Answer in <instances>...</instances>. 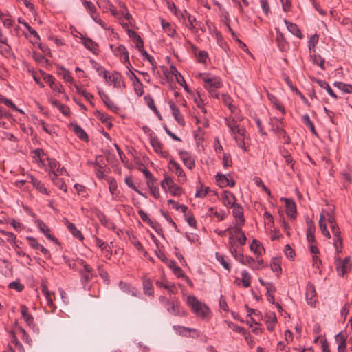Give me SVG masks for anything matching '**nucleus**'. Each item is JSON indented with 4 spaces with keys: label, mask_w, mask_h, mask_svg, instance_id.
<instances>
[{
    "label": "nucleus",
    "mask_w": 352,
    "mask_h": 352,
    "mask_svg": "<svg viewBox=\"0 0 352 352\" xmlns=\"http://www.w3.org/2000/svg\"><path fill=\"white\" fill-rule=\"evenodd\" d=\"M188 304L192 311L199 317L206 318L210 313L209 308L199 301L194 296L188 297Z\"/></svg>",
    "instance_id": "f257e3e1"
},
{
    "label": "nucleus",
    "mask_w": 352,
    "mask_h": 352,
    "mask_svg": "<svg viewBox=\"0 0 352 352\" xmlns=\"http://www.w3.org/2000/svg\"><path fill=\"white\" fill-rule=\"evenodd\" d=\"M270 124L272 127V130L284 140V143L289 144L291 142L290 138L287 135L285 130L283 129V122L280 120L273 117L270 118Z\"/></svg>",
    "instance_id": "f03ea898"
},
{
    "label": "nucleus",
    "mask_w": 352,
    "mask_h": 352,
    "mask_svg": "<svg viewBox=\"0 0 352 352\" xmlns=\"http://www.w3.org/2000/svg\"><path fill=\"white\" fill-rule=\"evenodd\" d=\"M306 299L307 303L312 307H315L318 302L315 287L311 282H308L306 286Z\"/></svg>",
    "instance_id": "7ed1b4c3"
},
{
    "label": "nucleus",
    "mask_w": 352,
    "mask_h": 352,
    "mask_svg": "<svg viewBox=\"0 0 352 352\" xmlns=\"http://www.w3.org/2000/svg\"><path fill=\"white\" fill-rule=\"evenodd\" d=\"M43 80L49 84L50 87L54 91H56L59 93L63 92V87L61 84L56 82L55 78L51 74L43 73Z\"/></svg>",
    "instance_id": "20e7f679"
},
{
    "label": "nucleus",
    "mask_w": 352,
    "mask_h": 352,
    "mask_svg": "<svg viewBox=\"0 0 352 352\" xmlns=\"http://www.w3.org/2000/svg\"><path fill=\"white\" fill-rule=\"evenodd\" d=\"M285 204L286 214L292 219H296V205L292 199L284 198L280 199Z\"/></svg>",
    "instance_id": "39448f33"
},
{
    "label": "nucleus",
    "mask_w": 352,
    "mask_h": 352,
    "mask_svg": "<svg viewBox=\"0 0 352 352\" xmlns=\"http://www.w3.org/2000/svg\"><path fill=\"white\" fill-rule=\"evenodd\" d=\"M113 45H110V47L112 51L114 52L116 56H123V63H127L126 65L131 66V63L129 62V55L126 48L123 45H120L115 50L113 49Z\"/></svg>",
    "instance_id": "423d86ee"
},
{
    "label": "nucleus",
    "mask_w": 352,
    "mask_h": 352,
    "mask_svg": "<svg viewBox=\"0 0 352 352\" xmlns=\"http://www.w3.org/2000/svg\"><path fill=\"white\" fill-rule=\"evenodd\" d=\"M99 95L105 106L109 110L112 111L114 113H117L120 110V108L110 99V98L106 93L100 91Z\"/></svg>",
    "instance_id": "0eeeda50"
},
{
    "label": "nucleus",
    "mask_w": 352,
    "mask_h": 352,
    "mask_svg": "<svg viewBox=\"0 0 352 352\" xmlns=\"http://www.w3.org/2000/svg\"><path fill=\"white\" fill-rule=\"evenodd\" d=\"M150 142L152 147L153 148L154 151L156 153H160L161 156L164 158L168 156V151H162V144L161 143L157 137H151Z\"/></svg>",
    "instance_id": "6e6552de"
},
{
    "label": "nucleus",
    "mask_w": 352,
    "mask_h": 352,
    "mask_svg": "<svg viewBox=\"0 0 352 352\" xmlns=\"http://www.w3.org/2000/svg\"><path fill=\"white\" fill-rule=\"evenodd\" d=\"M168 104L171 109L172 114H173L174 118L177 122L178 124L182 126H184L185 121H184V119L182 115L180 113V111H179L178 107L176 106L173 101H169Z\"/></svg>",
    "instance_id": "1a4fd4ad"
},
{
    "label": "nucleus",
    "mask_w": 352,
    "mask_h": 352,
    "mask_svg": "<svg viewBox=\"0 0 352 352\" xmlns=\"http://www.w3.org/2000/svg\"><path fill=\"white\" fill-rule=\"evenodd\" d=\"M233 208V216L236 219V220H239V224L240 226L244 225L245 219L243 216V207L237 204H234L231 206Z\"/></svg>",
    "instance_id": "9d476101"
},
{
    "label": "nucleus",
    "mask_w": 352,
    "mask_h": 352,
    "mask_svg": "<svg viewBox=\"0 0 352 352\" xmlns=\"http://www.w3.org/2000/svg\"><path fill=\"white\" fill-rule=\"evenodd\" d=\"M39 230L48 239L52 241H57V239L50 234V228L41 220L36 221Z\"/></svg>",
    "instance_id": "9b49d317"
},
{
    "label": "nucleus",
    "mask_w": 352,
    "mask_h": 352,
    "mask_svg": "<svg viewBox=\"0 0 352 352\" xmlns=\"http://www.w3.org/2000/svg\"><path fill=\"white\" fill-rule=\"evenodd\" d=\"M203 80L206 83V89H208V87H210V88H220L222 86V82L218 77H204Z\"/></svg>",
    "instance_id": "f8f14e48"
},
{
    "label": "nucleus",
    "mask_w": 352,
    "mask_h": 352,
    "mask_svg": "<svg viewBox=\"0 0 352 352\" xmlns=\"http://www.w3.org/2000/svg\"><path fill=\"white\" fill-rule=\"evenodd\" d=\"M82 44L85 47L92 52L94 54H97L98 52V45L92 39L87 37L82 36Z\"/></svg>",
    "instance_id": "ddd939ff"
},
{
    "label": "nucleus",
    "mask_w": 352,
    "mask_h": 352,
    "mask_svg": "<svg viewBox=\"0 0 352 352\" xmlns=\"http://www.w3.org/2000/svg\"><path fill=\"white\" fill-rule=\"evenodd\" d=\"M97 217L102 226L110 230H116V224L111 221L109 220L102 212L98 211L97 212Z\"/></svg>",
    "instance_id": "4468645a"
},
{
    "label": "nucleus",
    "mask_w": 352,
    "mask_h": 352,
    "mask_svg": "<svg viewBox=\"0 0 352 352\" xmlns=\"http://www.w3.org/2000/svg\"><path fill=\"white\" fill-rule=\"evenodd\" d=\"M179 155L185 166L190 170H192L195 167V161L187 151H180Z\"/></svg>",
    "instance_id": "2eb2a0df"
},
{
    "label": "nucleus",
    "mask_w": 352,
    "mask_h": 352,
    "mask_svg": "<svg viewBox=\"0 0 352 352\" xmlns=\"http://www.w3.org/2000/svg\"><path fill=\"white\" fill-rule=\"evenodd\" d=\"M169 168L171 171L174 172L178 177L182 178L186 180V175L179 164L175 161L171 160L169 162Z\"/></svg>",
    "instance_id": "dca6fc26"
},
{
    "label": "nucleus",
    "mask_w": 352,
    "mask_h": 352,
    "mask_svg": "<svg viewBox=\"0 0 352 352\" xmlns=\"http://www.w3.org/2000/svg\"><path fill=\"white\" fill-rule=\"evenodd\" d=\"M20 307H21V312L22 318H23L25 322L30 327L34 326V318L29 313L28 307L27 306H25V305H21Z\"/></svg>",
    "instance_id": "f3484780"
},
{
    "label": "nucleus",
    "mask_w": 352,
    "mask_h": 352,
    "mask_svg": "<svg viewBox=\"0 0 352 352\" xmlns=\"http://www.w3.org/2000/svg\"><path fill=\"white\" fill-rule=\"evenodd\" d=\"M222 199L223 204L229 208L235 204L236 201V197L230 191H224Z\"/></svg>",
    "instance_id": "a211bd4d"
},
{
    "label": "nucleus",
    "mask_w": 352,
    "mask_h": 352,
    "mask_svg": "<svg viewBox=\"0 0 352 352\" xmlns=\"http://www.w3.org/2000/svg\"><path fill=\"white\" fill-rule=\"evenodd\" d=\"M277 36L276 38V41L277 42V45L278 48L282 51H286L289 48V44L286 41L283 34L280 32L278 30H277Z\"/></svg>",
    "instance_id": "6ab92c4d"
},
{
    "label": "nucleus",
    "mask_w": 352,
    "mask_h": 352,
    "mask_svg": "<svg viewBox=\"0 0 352 352\" xmlns=\"http://www.w3.org/2000/svg\"><path fill=\"white\" fill-rule=\"evenodd\" d=\"M346 339L347 336L344 334L342 332L337 334L336 336V340L338 343V352H344L346 348Z\"/></svg>",
    "instance_id": "aec40b11"
},
{
    "label": "nucleus",
    "mask_w": 352,
    "mask_h": 352,
    "mask_svg": "<svg viewBox=\"0 0 352 352\" xmlns=\"http://www.w3.org/2000/svg\"><path fill=\"white\" fill-rule=\"evenodd\" d=\"M284 23L287 25V30L294 36L299 38H302V34L296 23L288 21L287 19H284Z\"/></svg>",
    "instance_id": "412c9836"
},
{
    "label": "nucleus",
    "mask_w": 352,
    "mask_h": 352,
    "mask_svg": "<svg viewBox=\"0 0 352 352\" xmlns=\"http://www.w3.org/2000/svg\"><path fill=\"white\" fill-rule=\"evenodd\" d=\"M65 225L74 237L78 239L80 241L84 240V236L82 232L76 227L73 223L69 222L67 220H66Z\"/></svg>",
    "instance_id": "4be33fe9"
},
{
    "label": "nucleus",
    "mask_w": 352,
    "mask_h": 352,
    "mask_svg": "<svg viewBox=\"0 0 352 352\" xmlns=\"http://www.w3.org/2000/svg\"><path fill=\"white\" fill-rule=\"evenodd\" d=\"M31 183L32 184V185L34 188H36L38 190H39V192L41 193H43L46 195H50V191L46 188L44 184H43L41 181L32 177H31Z\"/></svg>",
    "instance_id": "5701e85b"
},
{
    "label": "nucleus",
    "mask_w": 352,
    "mask_h": 352,
    "mask_svg": "<svg viewBox=\"0 0 352 352\" xmlns=\"http://www.w3.org/2000/svg\"><path fill=\"white\" fill-rule=\"evenodd\" d=\"M315 230L316 228L312 221L307 222V239L309 243H316L315 239Z\"/></svg>",
    "instance_id": "b1692460"
},
{
    "label": "nucleus",
    "mask_w": 352,
    "mask_h": 352,
    "mask_svg": "<svg viewBox=\"0 0 352 352\" xmlns=\"http://www.w3.org/2000/svg\"><path fill=\"white\" fill-rule=\"evenodd\" d=\"M50 101L52 103V104L53 106L56 107V108H58V110L63 115L67 116H69V114H70V109H69V108L67 106L61 104L58 100H55V99L51 98L50 100Z\"/></svg>",
    "instance_id": "393cba45"
},
{
    "label": "nucleus",
    "mask_w": 352,
    "mask_h": 352,
    "mask_svg": "<svg viewBox=\"0 0 352 352\" xmlns=\"http://www.w3.org/2000/svg\"><path fill=\"white\" fill-rule=\"evenodd\" d=\"M57 73L59 76H62L65 81H73V77L72 76L70 72L65 67L59 65L57 66Z\"/></svg>",
    "instance_id": "a878e982"
},
{
    "label": "nucleus",
    "mask_w": 352,
    "mask_h": 352,
    "mask_svg": "<svg viewBox=\"0 0 352 352\" xmlns=\"http://www.w3.org/2000/svg\"><path fill=\"white\" fill-rule=\"evenodd\" d=\"M168 313L174 316L181 315L180 307L177 301L172 300L170 303L166 306Z\"/></svg>",
    "instance_id": "bb28decb"
},
{
    "label": "nucleus",
    "mask_w": 352,
    "mask_h": 352,
    "mask_svg": "<svg viewBox=\"0 0 352 352\" xmlns=\"http://www.w3.org/2000/svg\"><path fill=\"white\" fill-rule=\"evenodd\" d=\"M267 98L274 107L283 114L285 113V109L279 100L273 94L267 93Z\"/></svg>",
    "instance_id": "cd10ccee"
},
{
    "label": "nucleus",
    "mask_w": 352,
    "mask_h": 352,
    "mask_svg": "<svg viewBox=\"0 0 352 352\" xmlns=\"http://www.w3.org/2000/svg\"><path fill=\"white\" fill-rule=\"evenodd\" d=\"M250 250L253 252L258 257L260 256L262 254L261 250L265 251L263 246L261 243L256 239H254L252 243L250 245Z\"/></svg>",
    "instance_id": "c85d7f7f"
},
{
    "label": "nucleus",
    "mask_w": 352,
    "mask_h": 352,
    "mask_svg": "<svg viewBox=\"0 0 352 352\" xmlns=\"http://www.w3.org/2000/svg\"><path fill=\"white\" fill-rule=\"evenodd\" d=\"M110 82H113L114 87H125L124 82L122 80V77L121 74L118 72H115L114 74H112V78Z\"/></svg>",
    "instance_id": "c756f323"
},
{
    "label": "nucleus",
    "mask_w": 352,
    "mask_h": 352,
    "mask_svg": "<svg viewBox=\"0 0 352 352\" xmlns=\"http://www.w3.org/2000/svg\"><path fill=\"white\" fill-rule=\"evenodd\" d=\"M73 126V131L75 133V134L80 138L81 140H88V135L85 131L83 129H82L79 125L78 124H72Z\"/></svg>",
    "instance_id": "7c9ffc66"
},
{
    "label": "nucleus",
    "mask_w": 352,
    "mask_h": 352,
    "mask_svg": "<svg viewBox=\"0 0 352 352\" xmlns=\"http://www.w3.org/2000/svg\"><path fill=\"white\" fill-rule=\"evenodd\" d=\"M216 181L221 188L226 187L230 184V179L225 175L219 173L216 175Z\"/></svg>",
    "instance_id": "2f4dec72"
},
{
    "label": "nucleus",
    "mask_w": 352,
    "mask_h": 352,
    "mask_svg": "<svg viewBox=\"0 0 352 352\" xmlns=\"http://www.w3.org/2000/svg\"><path fill=\"white\" fill-rule=\"evenodd\" d=\"M52 179L55 186L58 187V188L63 190L64 192H67V185L63 179L58 177L57 173H54V177H52Z\"/></svg>",
    "instance_id": "473e14b6"
},
{
    "label": "nucleus",
    "mask_w": 352,
    "mask_h": 352,
    "mask_svg": "<svg viewBox=\"0 0 352 352\" xmlns=\"http://www.w3.org/2000/svg\"><path fill=\"white\" fill-rule=\"evenodd\" d=\"M317 83L318 85L324 89L327 90L328 94L333 97L335 99H338V96L334 93V91L332 90V89L330 87L329 85L327 82L322 80H317Z\"/></svg>",
    "instance_id": "72a5a7b5"
},
{
    "label": "nucleus",
    "mask_w": 352,
    "mask_h": 352,
    "mask_svg": "<svg viewBox=\"0 0 352 352\" xmlns=\"http://www.w3.org/2000/svg\"><path fill=\"white\" fill-rule=\"evenodd\" d=\"M76 91L78 94L84 96V98L90 102L91 105L94 106V103L91 100L94 98V95L89 92H87L85 89H82L78 85H76Z\"/></svg>",
    "instance_id": "f704fd0d"
},
{
    "label": "nucleus",
    "mask_w": 352,
    "mask_h": 352,
    "mask_svg": "<svg viewBox=\"0 0 352 352\" xmlns=\"http://www.w3.org/2000/svg\"><path fill=\"white\" fill-rule=\"evenodd\" d=\"M161 23L163 30L168 34V36L173 37L175 34L176 33V31L174 28L171 27L170 23H169L168 22H166L164 19L161 20Z\"/></svg>",
    "instance_id": "c9c22d12"
},
{
    "label": "nucleus",
    "mask_w": 352,
    "mask_h": 352,
    "mask_svg": "<svg viewBox=\"0 0 352 352\" xmlns=\"http://www.w3.org/2000/svg\"><path fill=\"white\" fill-rule=\"evenodd\" d=\"M333 85L342 90L344 93H352V85L350 84H345L342 82L336 81L333 83Z\"/></svg>",
    "instance_id": "e433bc0d"
},
{
    "label": "nucleus",
    "mask_w": 352,
    "mask_h": 352,
    "mask_svg": "<svg viewBox=\"0 0 352 352\" xmlns=\"http://www.w3.org/2000/svg\"><path fill=\"white\" fill-rule=\"evenodd\" d=\"M180 19H183L184 23H195L196 22V19L195 16H192L190 13H188L186 10L184 12H180L179 14V17Z\"/></svg>",
    "instance_id": "4c0bfd02"
},
{
    "label": "nucleus",
    "mask_w": 352,
    "mask_h": 352,
    "mask_svg": "<svg viewBox=\"0 0 352 352\" xmlns=\"http://www.w3.org/2000/svg\"><path fill=\"white\" fill-rule=\"evenodd\" d=\"M80 276V280L82 283L85 285L89 281H90L95 276L94 272H85V271H78Z\"/></svg>",
    "instance_id": "58836bf2"
},
{
    "label": "nucleus",
    "mask_w": 352,
    "mask_h": 352,
    "mask_svg": "<svg viewBox=\"0 0 352 352\" xmlns=\"http://www.w3.org/2000/svg\"><path fill=\"white\" fill-rule=\"evenodd\" d=\"M302 120L303 123L309 128L311 133L313 134L317 135V131L315 129L314 123L310 120L309 115H307V114L304 115L302 118Z\"/></svg>",
    "instance_id": "ea45409f"
},
{
    "label": "nucleus",
    "mask_w": 352,
    "mask_h": 352,
    "mask_svg": "<svg viewBox=\"0 0 352 352\" xmlns=\"http://www.w3.org/2000/svg\"><path fill=\"white\" fill-rule=\"evenodd\" d=\"M47 160L49 166L51 170L52 171L53 174L54 175V173H58L60 167V163L55 159H51L47 157Z\"/></svg>",
    "instance_id": "a19ab883"
},
{
    "label": "nucleus",
    "mask_w": 352,
    "mask_h": 352,
    "mask_svg": "<svg viewBox=\"0 0 352 352\" xmlns=\"http://www.w3.org/2000/svg\"><path fill=\"white\" fill-rule=\"evenodd\" d=\"M324 216L323 214H321L320 217V220H319V226H320V230L322 231V233L326 237H327L328 239H330L331 238V234H330L329 232L328 231V230L327 228V225L324 223Z\"/></svg>",
    "instance_id": "79ce46f5"
},
{
    "label": "nucleus",
    "mask_w": 352,
    "mask_h": 352,
    "mask_svg": "<svg viewBox=\"0 0 352 352\" xmlns=\"http://www.w3.org/2000/svg\"><path fill=\"white\" fill-rule=\"evenodd\" d=\"M271 269L273 272H277L278 274L281 272L280 260L278 258H273L271 263Z\"/></svg>",
    "instance_id": "37998d69"
},
{
    "label": "nucleus",
    "mask_w": 352,
    "mask_h": 352,
    "mask_svg": "<svg viewBox=\"0 0 352 352\" xmlns=\"http://www.w3.org/2000/svg\"><path fill=\"white\" fill-rule=\"evenodd\" d=\"M175 185V184L170 177H166L164 179L162 180L161 182L162 188L165 191H167L168 189H169L170 187H173Z\"/></svg>",
    "instance_id": "c03bdc74"
},
{
    "label": "nucleus",
    "mask_w": 352,
    "mask_h": 352,
    "mask_svg": "<svg viewBox=\"0 0 352 352\" xmlns=\"http://www.w3.org/2000/svg\"><path fill=\"white\" fill-rule=\"evenodd\" d=\"M144 292L146 294L152 296L153 294V289L152 283L149 279H144L143 281Z\"/></svg>",
    "instance_id": "a18cd8bd"
},
{
    "label": "nucleus",
    "mask_w": 352,
    "mask_h": 352,
    "mask_svg": "<svg viewBox=\"0 0 352 352\" xmlns=\"http://www.w3.org/2000/svg\"><path fill=\"white\" fill-rule=\"evenodd\" d=\"M277 322V318L276 317L275 314H272V315L268 316V320L266 321L267 329L270 331H272L274 328V325Z\"/></svg>",
    "instance_id": "49530a36"
},
{
    "label": "nucleus",
    "mask_w": 352,
    "mask_h": 352,
    "mask_svg": "<svg viewBox=\"0 0 352 352\" xmlns=\"http://www.w3.org/2000/svg\"><path fill=\"white\" fill-rule=\"evenodd\" d=\"M99 75L102 76L107 82L111 80L112 74H109V72L105 70L103 67L98 66L96 68Z\"/></svg>",
    "instance_id": "de8ad7c7"
},
{
    "label": "nucleus",
    "mask_w": 352,
    "mask_h": 352,
    "mask_svg": "<svg viewBox=\"0 0 352 352\" xmlns=\"http://www.w3.org/2000/svg\"><path fill=\"white\" fill-rule=\"evenodd\" d=\"M216 258L226 270L228 272L230 271V265L229 263L226 261L224 255L216 252Z\"/></svg>",
    "instance_id": "09e8293b"
},
{
    "label": "nucleus",
    "mask_w": 352,
    "mask_h": 352,
    "mask_svg": "<svg viewBox=\"0 0 352 352\" xmlns=\"http://www.w3.org/2000/svg\"><path fill=\"white\" fill-rule=\"evenodd\" d=\"M242 279L241 282L243 283V285L244 287H248L250 286V280L251 276L250 274L246 271L243 270L241 272Z\"/></svg>",
    "instance_id": "8fccbe9b"
},
{
    "label": "nucleus",
    "mask_w": 352,
    "mask_h": 352,
    "mask_svg": "<svg viewBox=\"0 0 352 352\" xmlns=\"http://www.w3.org/2000/svg\"><path fill=\"white\" fill-rule=\"evenodd\" d=\"M5 45H6V46L3 47L1 45H0V49H1V51H0L1 53L2 54H3L7 58L13 57L14 56V54L12 52L11 47L7 43Z\"/></svg>",
    "instance_id": "3c124183"
},
{
    "label": "nucleus",
    "mask_w": 352,
    "mask_h": 352,
    "mask_svg": "<svg viewBox=\"0 0 352 352\" xmlns=\"http://www.w3.org/2000/svg\"><path fill=\"white\" fill-rule=\"evenodd\" d=\"M210 191L209 187H205L204 190H203V186L201 185L200 188L197 187V191L195 193V197L198 198H204Z\"/></svg>",
    "instance_id": "603ef678"
},
{
    "label": "nucleus",
    "mask_w": 352,
    "mask_h": 352,
    "mask_svg": "<svg viewBox=\"0 0 352 352\" xmlns=\"http://www.w3.org/2000/svg\"><path fill=\"white\" fill-rule=\"evenodd\" d=\"M254 259L249 256H244L243 254H241L240 256V263L245 265H249L250 267L252 265V263H254Z\"/></svg>",
    "instance_id": "864d4df0"
},
{
    "label": "nucleus",
    "mask_w": 352,
    "mask_h": 352,
    "mask_svg": "<svg viewBox=\"0 0 352 352\" xmlns=\"http://www.w3.org/2000/svg\"><path fill=\"white\" fill-rule=\"evenodd\" d=\"M313 58V63L314 64L318 65L322 70L325 69L324 67V58H322L321 56H317L316 54L311 56Z\"/></svg>",
    "instance_id": "5fc2aeb1"
},
{
    "label": "nucleus",
    "mask_w": 352,
    "mask_h": 352,
    "mask_svg": "<svg viewBox=\"0 0 352 352\" xmlns=\"http://www.w3.org/2000/svg\"><path fill=\"white\" fill-rule=\"evenodd\" d=\"M78 263L82 267V269L78 270V271H85V272H94V270L88 265L84 260L79 259L78 261Z\"/></svg>",
    "instance_id": "6e6d98bb"
},
{
    "label": "nucleus",
    "mask_w": 352,
    "mask_h": 352,
    "mask_svg": "<svg viewBox=\"0 0 352 352\" xmlns=\"http://www.w3.org/2000/svg\"><path fill=\"white\" fill-rule=\"evenodd\" d=\"M8 287L20 292L23 290L24 285L20 283L19 280L10 283Z\"/></svg>",
    "instance_id": "4d7b16f0"
},
{
    "label": "nucleus",
    "mask_w": 352,
    "mask_h": 352,
    "mask_svg": "<svg viewBox=\"0 0 352 352\" xmlns=\"http://www.w3.org/2000/svg\"><path fill=\"white\" fill-rule=\"evenodd\" d=\"M94 115L97 117L103 124H106L108 122V120H111V117L107 114L103 113L98 110H96L94 112Z\"/></svg>",
    "instance_id": "13d9d810"
},
{
    "label": "nucleus",
    "mask_w": 352,
    "mask_h": 352,
    "mask_svg": "<svg viewBox=\"0 0 352 352\" xmlns=\"http://www.w3.org/2000/svg\"><path fill=\"white\" fill-rule=\"evenodd\" d=\"M141 54L142 55V56L144 58L147 59L149 61V63L152 65L153 70L157 69V63L155 62V60H154L153 56H151L146 50H144V52H142Z\"/></svg>",
    "instance_id": "bf43d9fd"
},
{
    "label": "nucleus",
    "mask_w": 352,
    "mask_h": 352,
    "mask_svg": "<svg viewBox=\"0 0 352 352\" xmlns=\"http://www.w3.org/2000/svg\"><path fill=\"white\" fill-rule=\"evenodd\" d=\"M149 225L152 227L153 229L155 230V232L159 235H160L163 238L164 237L163 229L162 228L160 224L157 221H153L152 222H151V224Z\"/></svg>",
    "instance_id": "052dcab7"
},
{
    "label": "nucleus",
    "mask_w": 352,
    "mask_h": 352,
    "mask_svg": "<svg viewBox=\"0 0 352 352\" xmlns=\"http://www.w3.org/2000/svg\"><path fill=\"white\" fill-rule=\"evenodd\" d=\"M209 212H210V214H209L210 216H213L217 218H218V221H222L226 218V213L223 212L222 214L219 213L217 210H214L213 207H210L208 210Z\"/></svg>",
    "instance_id": "680f3d73"
},
{
    "label": "nucleus",
    "mask_w": 352,
    "mask_h": 352,
    "mask_svg": "<svg viewBox=\"0 0 352 352\" xmlns=\"http://www.w3.org/2000/svg\"><path fill=\"white\" fill-rule=\"evenodd\" d=\"M26 239L29 242L30 246L35 250H38L41 244L38 243V240L32 236H27Z\"/></svg>",
    "instance_id": "e2e57ef3"
},
{
    "label": "nucleus",
    "mask_w": 352,
    "mask_h": 352,
    "mask_svg": "<svg viewBox=\"0 0 352 352\" xmlns=\"http://www.w3.org/2000/svg\"><path fill=\"white\" fill-rule=\"evenodd\" d=\"M173 328L175 329V331H177L179 333V335H181L182 336H186V337L188 336V335L187 333H188V330H190L189 327L175 325V326H173Z\"/></svg>",
    "instance_id": "0e129e2a"
},
{
    "label": "nucleus",
    "mask_w": 352,
    "mask_h": 352,
    "mask_svg": "<svg viewBox=\"0 0 352 352\" xmlns=\"http://www.w3.org/2000/svg\"><path fill=\"white\" fill-rule=\"evenodd\" d=\"M144 100H145L148 107L151 110H153V111H157V109L156 106L155 105L154 100H153V98L151 96H149V95L146 96L144 97Z\"/></svg>",
    "instance_id": "69168bd1"
},
{
    "label": "nucleus",
    "mask_w": 352,
    "mask_h": 352,
    "mask_svg": "<svg viewBox=\"0 0 352 352\" xmlns=\"http://www.w3.org/2000/svg\"><path fill=\"white\" fill-rule=\"evenodd\" d=\"M95 241H96V245L100 248V249L102 250V251H107V252H109V249H110V247L109 245L105 243V242H103L100 239L95 236Z\"/></svg>",
    "instance_id": "338daca9"
},
{
    "label": "nucleus",
    "mask_w": 352,
    "mask_h": 352,
    "mask_svg": "<svg viewBox=\"0 0 352 352\" xmlns=\"http://www.w3.org/2000/svg\"><path fill=\"white\" fill-rule=\"evenodd\" d=\"M284 252L287 258H289V259H294L296 254H295L294 250L292 248V247L289 244H287L285 246Z\"/></svg>",
    "instance_id": "774afa93"
}]
</instances>
